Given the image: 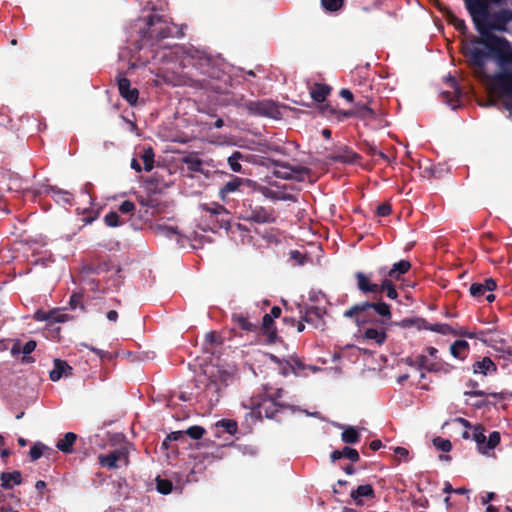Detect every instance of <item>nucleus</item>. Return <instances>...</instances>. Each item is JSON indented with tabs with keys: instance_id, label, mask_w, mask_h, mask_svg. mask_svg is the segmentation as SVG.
Returning <instances> with one entry per match:
<instances>
[{
	"instance_id": "obj_1",
	"label": "nucleus",
	"mask_w": 512,
	"mask_h": 512,
	"mask_svg": "<svg viewBox=\"0 0 512 512\" xmlns=\"http://www.w3.org/2000/svg\"><path fill=\"white\" fill-rule=\"evenodd\" d=\"M479 37L473 36L469 41H462L461 53L470 68L483 71L489 59V52L507 39L494 32H509L508 24L512 22V9L501 8L490 12V4L501 6L506 0H463Z\"/></svg>"
},
{
	"instance_id": "obj_2",
	"label": "nucleus",
	"mask_w": 512,
	"mask_h": 512,
	"mask_svg": "<svg viewBox=\"0 0 512 512\" xmlns=\"http://www.w3.org/2000/svg\"><path fill=\"white\" fill-rule=\"evenodd\" d=\"M182 63L184 68L190 67L195 70V73H191V86L219 94L227 92L230 76L220 69L214 59L204 51L193 47L186 49Z\"/></svg>"
},
{
	"instance_id": "obj_3",
	"label": "nucleus",
	"mask_w": 512,
	"mask_h": 512,
	"mask_svg": "<svg viewBox=\"0 0 512 512\" xmlns=\"http://www.w3.org/2000/svg\"><path fill=\"white\" fill-rule=\"evenodd\" d=\"M492 57L496 60L500 68L499 72L488 74L486 72V65L483 71L479 68H472L473 74L476 78L484 81L489 86L490 90L500 96L512 98V45L507 40V43L501 44L495 50L489 52V58Z\"/></svg>"
},
{
	"instance_id": "obj_4",
	"label": "nucleus",
	"mask_w": 512,
	"mask_h": 512,
	"mask_svg": "<svg viewBox=\"0 0 512 512\" xmlns=\"http://www.w3.org/2000/svg\"><path fill=\"white\" fill-rule=\"evenodd\" d=\"M184 35L182 28L170 22L168 17L150 14L146 20V28L142 30V40L154 45L166 38H179Z\"/></svg>"
},
{
	"instance_id": "obj_5",
	"label": "nucleus",
	"mask_w": 512,
	"mask_h": 512,
	"mask_svg": "<svg viewBox=\"0 0 512 512\" xmlns=\"http://www.w3.org/2000/svg\"><path fill=\"white\" fill-rule=\"evenodd\" d=\"M234 380L235 373L223 368H216L209 374L204 393L212 406L219 402L221 390L233 384Z\"/></svg>"
},
{
	"instance_id": "obj_6",
	"label": "nucleus",
	"mask_w": 512,
	"mask_h": 512,
	"mask_svg": "<svg viewBox=\"0 0 512 512\" xmlns=\"http://www.w3.org/2000/svg\"><path fill=\"white\" fill-rule=\"evenodd\" d=\"M252 405L251 414L256 415L260 420L263 417L269 419L274 418L281 408L286 407L284 404L276 401V398H272L268 395L261 396L260 400L253 402Z\"/></svg>"
},
{
	"instance_id": "obj_7",
	"label": "nucleus",
	"mask_w": 512,
	"mask_h": 512,
	"mask_svg": "<svg viewBox=\"0 0 512 512\" xmlns=\"http://www.w3.org/2000/svg\"><path fill=\"white\" fill-rule=\"evenodd\" d=\"M245 210L242 214V219L255 222L258 224L273 223L275 221L272 208H265L261 205H253L252 201H249L248 205L244 203Z\"/></svg>"
},
{
	"instance_id": "obj_8",
	"label": "nucleus",
	"mask_w": 512,
	"mask_h": 512,
	"mask_svg": "<svg viewBox=\"0 0 512 512\" xmlns=\"http://www.w3.org/2000/svg\"><path fill=\"white\" fill-rule=\"evenodd\" d=\"M273 175L281 179H296L304 181V175H309L310 169L303 166H291L288 163L273 161Z\"/></svg>"
},
{
	"instance_id": "obj_9",
	"label": "nucleus",
	"mask_w": 512,
	"mask_h": 512,
	"mask_svg": "<svg viewBox=\"0 0 512 512\" xmlns=\"http://www.w3.org/2000/svg\"><path fill=\"white\" fill-rule=\"evenodd\" d=\"M244 107L252 115L278 118L280 115L279 107L272 100L247 101Z\"/></svg>"
},
{
	"instance_id": "obj_10",
	"label": "nucleus",
	"mask_w": 512,
	"mask_h": 512,
	"mask_svg": "<svg viewBox=\"0 0 512 512\" xmlns=\"http://www.w3.org/2000/svg\"><path fill=\"white\" fill-rule=\"evenodd\" d=\"M98 462L100 466L107 469H117L120 467L119 463L125 466L129 464V453L126 448L115 449L108 454H99Z\"/></svg>"
},
{
	"instance_id": "obj_11",
	"label": "nucleus",
	"mask_w": 512,
	"mask_h": 512,
	"mask_svg": "<svg viewBox=\"0 0 512 512\" xmlns=\"http://www.w3.org/2000/svg\"><path fill=\"white\" fill-rule=\"evenodd\" d=\"M201 209L210 215V219H215V228L228 229L230 226L229 211L219 203L201 204Z\"/></svg>"
},
{
	"instance_id": "obj_12",
	"label": "nucleus",
	"mask_w": 512,
	"mask_h": 512,
	"mask_svg": "<svg viewBox=\"0 0 512 512\" xmlns=\"http://www.w3.org/2000/svg\"><path fill=\"white\" fill-rule=\"evenodd\" d=\"M301 319L314 328L323 329L325 326L324 315L326 309L319 306H305L300 309Z\"/></svg>"
},
{
	"instance_id": "obj_13",
	"label": "nucleus",
	"mask_w": 512,
	"mask_h": 512,
	"mask_svg": "<svg viewBox=\"0 0 512 512\" xmlns=\"http://www.w3.org/2000/svg\"><path fill=\"white\" fill-rule=\"evenodd\" d=\"M356 285L362 294H372L376 298L380 294V284L372 281V273L358 271L355 273Z\"/></svg>"
},
{
	"instance_id": "obj_14",
	"label": "nucleus",
	"mask_w": 512,
	"mask_h": 512,
	"mask_svg": "<svg viewBox=\"0 0 512 512\" xmlns=\"http://www.w3.org/2000/svg\"><path fill=\"white\" fill-rule=\"evenodd\" d=\"M117 86L120 96L130 105H136L139 98V91L137 88L131 87L130 80L119 75L117 77Z\"/></svg>"
},
{
	"instance_id": "obj_15",
	"label": "nucleus",
	"mask_w": 512,
	"mask_h": 512,
	"mask_svg": "<svg viewBox=\"0 0 512 512\" xmlns=\"http://www.w3.org/2000/svg\"><path fill=\"white\" fill-rule=\"evenodd\" d=\"M361 156L353 151L350 147L344 145L339 147L335 152L328 156V159L333 162H340L344 164H354Z\"/></svg>"
},
{
	"instance_id": "obj_16",
	"label": "nucleus",
	"mask_w": 512,
	"mask_h": 512,
	"mask_svg": "<svg viewBox=\"0 0 512 512\" xmlns=\"http://www.w3.org/2000/svg\"><path fill=\"white\" fill-rule=\"evenodd\" d=\"M376 301L369 302L365 301V311L366 316L368 317L369 310H373L376 314L381 316L383 318V321H381L382 324L386 323V321L391 320L392 313H391V307L384 301H382V297L377 296Z\"/></svg>"
},
{
	"instance_id": "obj_17",
	"label": "nucleus",
	"mask_w": 512,
	"mask_h": 512,
	"mask_svg": "<svg viewBox=\"0 0 512 512\" xmlns=\"http://www.w3.org/2000/svg\"><path fill=\"white\" fill-rule=\"evenodd\" d=\"M344 317L353 319L358 325L367 323L369 320L366 316L365 303H357L344 312Z\"/></svg>"
},
{
	"instance_id": "obj_18",
	"label": "nucleus",
	"mask_w": 512,
	"mask_h": 512,
	"mask_svg": "<svg viewBox=\"0 0 512 512\" xmlns=\"http://www.w3.org/2000/svg\"><path fill=\"white\" fill-rule=\"evenodd\" d=\"M72 374V367L68 365V363L61 359L54 360V368L50 371L49 377L50 380L56 382L60 380L63 376H68Z\"/></svg>"
},
{
	"instance_id": "obj_19",
	"label": "nucleus",
	"mask_w": 512,
	"mask_h": 512,
	"mask_svg": "<svg viewBox=\"0 0 512 512\" xmlns=\"http://www.w3.org/2000/svg\"><path fill=\"white\" fill-rule=\"evenodd\" d=\"M245 179L240 177H233L230 181L226 182L219 190V197L223 202H226L229 194L239 191L240 187L244 185Z\"/></svg>"
},
{
	"instance_id": "obj_20",
	"label": "nucleus",
	"mask_w": 512,
	"mask_h": 512,
	"mask_svg": "<svg viewBox=\"0 0 512 512\" xmlns=\"http://www.w3.org/2000/svg\"><path fill=\"white\" fill-rule=\"evenodd\" d=\"M261 329L263 334L267 337V342L269 344L275 343L277 340V330L274 325V319L270 316L269 313L265 314L262 318Z\"/></svg>"
},
{
	"instance_id": "obj_21",
	"label": "nucleus",
	"mask_w": 512,
	"mask_h": 512,
	"mask_svg": "<svg viewBox=\"0 0 512 512\" xmlns=\"http://www.w3.org/2000/svg\"><path fill=\"white\" fill-rule=\"evenodd\" d=\"M449 24L453 25L461 34L468 32V27L463 19L458 18L449 7L440 8Z\"/></svg>"
},
{
	"instance_id": "obj_22",
	"label": "nucleus",
	"mask_w": 512,
	"mask_h": 512,
	"mask_svg": "<svg viewBox=\"0 0 512 512\" xmlns=\"http://www.w3.org/2000/svg\"><path fill=\"white\" fill-rule=\"evenodd\" d=\"M473 373L482 374L486 376L488 373L497 372L496 364L491 360L490 357H483L482 360L476 361L472 365Z\"/></svg>"
},
{
	"instance_id": "obj_23",
	"label": "nucleus",
	"mask_w": 512,
	"mask_h": 512,
	"mask_svg": "<svg viewBox=\"0 0 512 512\" xmlns=\"http://www.w3.org/2000/svg\"><path fill=\"white\" fill-rule=\"evenodd\" d=\"M355 117L363 121L375 120L377 117L376 112L369 107L368 103L356 102L354 105Z\"/></svg>"
},
{
	"instance_id": "obj_24",
	"label": "nucleus",
	"mask_w": 512,
	"mask_h": 512,
	"mask_svg": "<svg viewBox=\"0 0 512 512\" xmlns=\"http://www.w3.org/2000/svg\"><path fill=\"white\" fill-rule=\"evenodd\" d=\"M1 487L4 489H11L14 485L22 483V474L16 470L13 472H2L0 474Z\"/></svg>"
},
{
	"instance_id": "obj_25",
	"label": "nucleus",
	"mask_w": 512,
	"mask_h": 512,
	"mask_svg": "<svg viewBox=\"0 0 512 512\" xmlns=\"http://www.w3.org/2000/svg\"><path fill=\"white\" fill-rule=\"evenodd\" d=\"M375 492L370 484L359 485L356 489L352 490L350 497L357 505H362L361 497L374 498Z\"/></svg>"
},
{
	"instance_id": "obj_26",
	"label": "nucleus",
	"mask_w": 512,
	"mask_h": 512,
	"mask_svg": "<svg viewBox=\"0 0 512 512\" xmlns=\"http://www.w3.org/2000/svg\"><path fill=\"white\" fill-rule=\"evenodd\" d=\"M330 92L331 87L322 83H315L310 89L311 98L317 103L324 102Z\"/></svg>"
},
{
	"instance_id": "obj_27",
	"label": "nucleus",
	"mask_w": 512,
	"mask_h": 512,
	"mask_svg": "<svg viewBox=\"0 0 512 512\" xmlns=\"http://www.w3.org/2000/svg\"><path fill=\"white\" fill-rule=\"evenodd\" d=\"M78 436L73 432H67L62 439H59L56 447L58 450L65 454H71L73 452V445L75 444Z\"/></svg>"
},
{
	"instance_id": "obj_28",
	"label": "nucleus",
	"mask_w": 512,
	"mask_h": 512,
	"mask_svg": "<svg viewBox=\"0 0 512 512\" xmlns=\"http://www.w3.org/2000/svg\"><path fill=\"white\" fill-rule=\"evenodd\" d=\"M467 386L471 387L472 391H465L464 395L471 396V397H493L499 401L504 399L503 393L498 392H492V393H486L483 390H476V387L478 386V383L474 380H469L467 383Z\"/></svg>"
},
{
	"instance_id": "obj_29",
	"label": "nucleus",
	"mask_w": 512,
	"mask_h": 512,
	"mask_svg": "<svg viewBox=\"0 0 512 512\" xmlns=\"http://www.w3.org/2000/svg\"><path fill=\"white\" fill-rule=\"evenodd\" d=\"M411 268V263L408 260H400L394 263L391 269L387 272L388 277L398 280L401 275L407 273Z\"/></svg>"
},
{
	"instance_id": "obj_30",
	"label": "nucleus",
	"mask_w": 512,
	"mask_h": 512,
	"mask_svg": "<svg viewBox=\"0 0 512 512\" xmlns=\"http://www.w3.org/2000/svg\"><path fill=\"white\" fill-rule=\"evenodd\" d=\"M232 321L236 324L240 329L253 332L256 331L258 325L256 323H252L249 321V318L242 313H234L232 315Z\"/></svg>"
},
{
	"instance_id": "obj_31",
	"label": "nucleus",
	"mask_w": 512,
	"mask_h": 512,
	"mask_svg": "<svg viewBox=\"0 0 512 512\" xmlns=\"http://www.w3.org/2000/svg\"><path fill=\"white\" fill-rule=\"evenodd\" d=\"M182 163L185 164L191 172H202L203 162L195 153H190L182 158Z\"/></svg>"
},
{
	"instance_id": "obj_32",
	"label": "nucleus",
	"mask_w": 512,
	"mask_h": 512,
	"mask_svg": "<svg viewBox=\"0 0 512 512\" xmlns=\"http://www.w3.org/2000/svg\"><path fill=\"white\" fill-rule=\"evenodd\" d=\"M469 351V344L465 340H456L450 346V352L452 356L458 359H464Z\"/></svg>"
},
{
	"instance_id": "obj_33",
	"label": "nucleus",
	"mask_w": 512,
	"mask_h": 512,
	"mask_svg": "<svg viewBox=\"0 0 512 512\" xmlns=\"http://www.w3.org/2000/svg\"><path fill=\"white\" fill-rule=\"evenodd\" d=\"M415 368L428 372H436L439 369V365L430 361L426 355H418L415 357Z\"/></svg>"
},
{
	"instance_id": "obj_34",
	"label": "nucleus",
	"mask_w": 512,
	"mask_h": 512,
	"mask_svg": "<svg viewBox=\"0 0 512 512\" xmlns=\"http://www.w3.org/2000/svg\"><path fill=\"white\" fill-rule=\"evenodd\" d=\"M364 338L368 340H373L378 345H382L386 341L387 335L384 329L371 327L367 328L364 331Z\"/></svg>"
},
{
	"instance_id": "obj_35",
	"label": "nucleus",
	"mask_w": 512,
	"mask_h": 512,
	"mask_svg": "<svg viewBox=\"0 0 512 512\" xmlns=\"http://www.w3.org/2000/svg\"><path fill=\"white\" fill-rule=\"evenodd\" d=\"M472 439L476 442L478 451L481 454H486V436L484 434V428L481 425H477L473 428Z\"/></svg>"
},
{
	"instance_id": "obj_36",
	"label": "nucleus",
	"mask_w": 512,
	"mask_h": 512,
	"mask_svg": "<svg viewBox=\"0 0 512 512\" xmlns=\"http://www.w3.org/2000/svg\"><path fill=\"white\" fill-rule=\"evenodd\" d=\"M360 438L359 431L353 426L346 427L341 433V440L346 444H357Z\"/></svg>"
},
{
	"instance_id": "obj_37",
	"label": "nucleus",
	"mask_w": 512,
	"mask_h": 512,
	"mask_svg": "<svg viewBox=\"0 0 512 512\" xmlns=\"http://www.w3.org/2000/svg\"><path fill=\"white\" fill-rule=\"evenodd\" d=\"M51 193L53 199L57 203L71 205L74 200V195L69 191L61 190L59 188H52Z\"/></svg>"
},
{
	"instance_id": "obj_38",
	"label": "nucleus",
	"mask_w": 512,
	"mask_h": 512,
	"mask_svg": "<svg viewBox=\"0 0 512 512\" xmlns=\"http://www.w3.org/2000/svg\"><path fill=\"white\" fill-rule=\"evenodd\" d=\"M383 292H386V296L389 299L395 300L398 297V292L391 279L385 278L380 283V294L378 296L382 297Z\"/></svg>"
},
{
	"instance_id": "obj_39",
	"label": "nucleus",
	"mask_w": 512,
	"mask_h": 512,
	"mask_svg": "<svg viewBox=\"0 0 512 512\" xmlns=\"http://www.w3.org/2000/svg\"><path fill=\"white\" fill-rule=\"evenodd\" d=\"M36 348V342L34 340L27 341L23 346L20 342H16L11 349L13 355L22 352L24 355H29Z\"/></svg>"
},
{
	"instance_id": "obj_40",
	"label": "nucleus",
	"mask_w": 512,
	"mask_h": 512,
	"mask_svg": "<svg viewBox=\"0 0 512 512\" xmlns=\"http://www.w3.org/2000/svg\"><path fill=\"white\" fill-rule=\"evenodd\" d=\"M345 1L346 0H321V6L326 12L335 13L344 7Z\"/></svg>"
},
{
	"instance_id": "obj_41",
	"label": "nucleus",
	"mask_w": 512,
	"mask_h": 512,
	"mask_svg": "<svg viewBox=\"0 0 512 512\" xmlns=\"http://www.w3.org/2000/svg\"><path fill=\"white\" fill-rule=\"evenodd\" d=\"M155 481H156V489L160 494L167 495L172 492L173 484L170 480L161 478L160 476H157Z\"/></svg>"
},
{
	"instance_id": "obj_42",
	"label": "nucleus",
	"mask_w": 512,
	"mask_h": 512,
	"mask_svg": "<svg viewBox=\"0 0 512 512\" xmlns=\"http://www.w3.org/2000/svg\"><path fill=\"white\" fill-rule=\"evenodd\" d=\"M242 159L243 155L239 151H234L232 155L228 158L229 167L233 172H242V165L240 164V160Z\"/></svg>"
},
{
	"instance_id": "obj_43",
	"label": "nucleus",
	"mask_w": 512,
	"mask_h": 512,
	"mask_svg": "<svg viewBox=\"0 0 512 512\" xmlns=\"http://www.w3.org/2000/svg\"><path fill=\"white\" fill-rule=\"evenodd\" d=\"M155 230L159 235L172 238L173 236L179 235L177 227L168 226L165 224H157Z\"/></svg>"
},
{
	"instance_id": "obj_44",
	"label": "nucleus",
	"mask_w": 512,
	"mask_h": 512,
	"mask_svg": "<svg viewBox=\"0 0 512 512\" xmlns=\"http://www.w3.org/2000/svg\"><path fill=\"white\" fill-rule=\"evenodd\" d=\"M6 176L9 177V183L6 184L7 190L19 191L22 189L21 180H20V177L18 174H10V173L3 174L4 179L6 178Z\"/></svg>"
},
{
	"instance_id": "obj_45",
	"label": "nucleus",
	"mask_w": 512,
	"mask_h": 512,
	"mask_svg": "<svg viewBox=\"0 0 512 512\" xmlns=\"http://www.w3.org/2000/svg\"><path fill=\"white\" fill-rule=\"evenodd\" d=\"M141 159L143 161L144 170L151 171L154 166V152L151 148L144 150L141 155Z\"/></svg>"
},
{
	"instance_id": "obj_46",
	"label": "nucleus",
	"mask_w": 512,
	"mask_h": 512,
	"mask_svg": "<svg viewBox=\"0 0 512 512\" xmlns=\"http://www.w3.org/2000/svg\"><path fill=\"white\" fill-rule=\"evenodd\" d=\"M145 184L149 191L153 193H161L164 185H160L157 174L152 175L150 178L145 180Z\"/></svg>"
},
{
	"instance_id": "obj_47",
	"label": "nucleus",
	"mask_w": 512,
	"mask_h": 512,
	"mask_svg": "<svg viewBox=\"0 0 512 512\" xmlns=\"http://www.w3.org/2000/svg\"><path fill=\"white\" fill-rule=\"evenodd\" d=\"M104 222L109 227H117L122 225L124 222L120 220V217L117 212L110 211L104 216Z\"/></svg>"
},
{
	"instance_id": "obj_48",
	"label": "nucleus",
	"mask_w": 512,
	"mask_h": 512,
	"mask_svg": "<svg viewBox=\"0 0 512 512\" xmlns=\"http://www.w3.org/2000/svg\"><path fill=\"white\" fill-rule=\"evenodd\" d=\"M218 426L223 427L224 431L234 435L238 430L237 422L230 419H223L218 422Z\"/></svg>"
},
{
	"instance_id": "obj_49",
	"label": "nucleus",
	"mask_w": 512,
	"mask_h": 512,
	"mask_svg": "<svg viewBox=\"0 0 512 512\" xmlns=\"http://www.w3.org/2000/svg\"><path fill=\"white\" fill-rule=\"evenodd\" d=\"M46 449V446L40 442L35 443L29 451V456L31 461L38 460L42 455L43 451Z\"/></svg>"
},
{
	"instance_id": "obj_50",
	"label": "nucleus",
	"mask_w": 512,
	"mask_h": 512,
	"mask_svg": "<svg viewBox=\"0 0 512 512\" xmlns=\"http://www.w3.org/2000/svg\"><path fill=\"white\" fill-rule=\"evenodd\" d=\"M429 330L443 335H448L452 333L453 327L445 323H436L433 325L430 324Z\"/></svg>"
},
{
	"instance_id": "obj_51",
	"label": "nucleus",
	"mask_w": 512,
	"mask_h": 512,
	"mask_svg": "<svg viewBox=\"0 0 512 512\" xmlns=\"http://www.w3.org/2000/svg\"><path fill=\"white\" fill-rule=\"evenodd\" d=\"M205 432L206 431L202 426L194 425L185 431V435H188L192 439L198 440L202 438Z\"/></svg>"
},
{
	"instance_id": "obj_52",
	"label": "nucleus",
	"mask_w": 512,
	"mask_h": 512,
	"mask_svg": "<svg viewBox=\"0 0 512 512\" xmlns=\"http://www.w3.org/2000/svg\"><path fill=\"white\" fill-rule=\"evenodd\" d=\"M500 433L498 431H493L490 433L488 440L485 443L486 452L488 450L494 449L500 443Z\"/></svg>"
},
{
	"instance_id": "obj_53",
	"label": "nucleus",
	"mask_w": 512,
	"mask_h": 512,
	"mask_svg": "<svg viewBox=\"0 0 512 512\" xmlns=\"http://www.w3.org/2000/svg\"><path fill=\"white\" fill-rule=\"evenodd\" d=\"M434 446L442 451V452H449L452 449V444L449 440L443 439L441 437H437L433 440Z\"/></svg>"
},
{
	"instance_id": "obj_54",
	"label": "nucleus",
	"mask_w": 512,
	"mask_h": 512,
	"mask_svg": "<svg viewBox=\"0 0 512 512\" xmlns=\"http://www.w3.org/2000/svg\"><path fill=\"white\" fill-rule=\"evenodd\" d=\"M342 455H343V458H347V459H349L352 462H358L360 460V456H359L358 451L356 449H354V448L349 447V446H345L342 449Z\"/></svg>"
},
{
	"instance_id": "obj_55",
	"label": "nucleus",
	"mask_w": 512,
	"mask_h": 512,
	"mask_svg": "<svg viewBox=\"0 0 512 512\" xmlns=\"http://www.w3.org/2000/svg\"><path fill=\"white\" fill-rule=\"evenodd\" d=\"M452 335H455V336H462V337H467V338H470V339H474L476 338V335L475 333L473 332H468L464 327L462 326H458V327H453V331L451 333Z\"/></svg>"
},
{
	"instance_id": "obj_56",
	"label": "nucleus",
	"mask_w": 512,
	"mask_h": 512,
	"mask_svg": "<svg viewBox=\"0 0 512 512\" xmlns=\"http://www.w3.org/2000/svg\"><path fill=\"white\" fill-rule=\"evenodd\" d=\"M83 295L81 293H73L69 300V305L71 309H76L78 306L82 309L84 308L82 305Z\"/></svg>"
},
{
	"instance_id": "obj_57",
	"label": "nucleus",
	"mask_w": 512,
	"mask_h": 512,
	"mask_svg": "<svg viewBox=\"0 0 512 512\" xmlns=\"http://www.w3.org/2000/svg\"><path fill=\"white\" fill-rule=\"evenodd\" d=\"M469 291H470V294L473 297H476V298L481 297L486 292L485 289L483 288V284L482 283H473L470 286V290Z\"/></svg>"
},
{
	"instance_id": "obj_58",
	"label": "nucleus",
	"mask_w": 512,
	"mask_h": 512,
	"mask_svg": "<svg viewBox=\"0 0 512 512\" xmlns=\"http://www.w3.org/2000/svg\"><path fill=\"white\" fill-rule=\"evenodd\" d=\"M135 210V204L130 200H125L119 205V211L123 214L132 213Z\"/></svg>"
},
{
	"instance_id": "obj_59",
	"label": "nucleus",
	"mask_w": 512,
	"mask_h": 512,
	"mask_svg": "<svg viewBox=\"0 0 512 512\" xmlns=\"http://www.w3.org/2000/svg\"><path fill=\"white\" fill-rule=\"evenodd\" d=\"M362 149L367 155L371 157L376 156V153H378L377 147L368 141H364L362 143Z\"/></svg>"
},
{
	"instance_id": "obj_60",
	"label": "nucleus",
	"mask_w": 512,
	"mask_h": 512,
	"mask_svg": "<svg viewBox=\"0 0 512 512\" xmlns=\"http://www.w3.org/2000/svg\"><path fill=\"white\" fill-rule=\"evenodd\" d=\"M392 212L391 205L389 203H383L377 207L376 213L380 217H386Z\"/></svg>"
},
{
	"instance_id": "obj_61",
	"label": "nucleus",
	"mask_w": 512,
	"mask_h": 512,
	"mask_svg": "<svg viewBox=\"0 0 512 512\" xmlns=\"http://www.w3.org/2000/svg\"><path fill=\"white\" fill-rule=\"evenodd\" d=\"M414 325L418 330H429L430 324L424 318H414Z\"/></svg>"
},
{
	"instance_id": "obj_62",
	"label": "nucleus",
	"mask_w": 512,
	"mask_h": 512,
	"mask_svg": "<svg viewBox=\"0 0 512 512\" xmlns=\"http://www.w3.org/2000/svg\"><path fill=\"white\" fill-rule=\"evenodd\" d=\"M185 431H174L167 436V440L179 441L185 439Z\"/></svg>"
},
{
	"instance_id": "obj_63",
	"label": "nucleus",
	"mask_w": 512,
	"mask_h": 512,
	"mask_svg": "<svg viewBox=\"0 0 512 512\" xmlns=\"http://www.w3.org/2000/svg\"><path fill=\"white\" fill-rule=\"evenodd\" d=\"M339 95H340V97H342L343 99H345L348 102H353V100H354L353 93L347 88L341 89L339 92Z\"/></svg>"
},
{
	"instance_id": "obj_64",
	"label": "nucleus",
	"mask_w": 512,
	"mask_h": 512,
	"mask_svg": "<svg viewBox=\"0 0 512 512\" xmlns=\"http://www.w3.org/2000/svg\"><path fill=\"white\" fill-rule=\"evenodd\" d=\"M496 287H497V284L493 278L485 279V281L483 283V288L485 289V291H493L496 289Z\"/></svg>"
}]
</instances>
